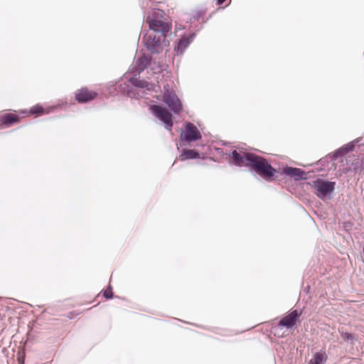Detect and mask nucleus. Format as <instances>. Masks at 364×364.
<instances>
[{
  "label": "nucleus",
  "mask_w": 364,
  "mask_h": 364,
  "mask_svg": "<svg viewBox=\"0 0 364 364\" xmlns=\"http://www.w3.org/2000/svg\"><path fill=\"white\" fill-rule=\"evenodd\" d=\"M150 30L154 33L166 36L171 28V23L168 20L164 11L155 9L146 18Z\"/></svg>",
  "instance_id": "1"
},
{
  "label": "nucleus",
  "mask_w": 364,
  "mask_h": 364,
  "mask_svg": "<svg viewBox=\"0 0 364 364\" xmlns=\"http://www.w3.org/2000/svg\"><path fill=\"white\" fill-rule=\"evenodd\" d=\"M247 160L251 163L250 167H252L264 179L273 181L277 177V170L263 157L255 154L249 156Z\"/></svg>",
  "instance_id": "2"
},
{
  "label": "nucleus",
  "mask_w": 364,
  "mask_h": 364,
  "mask_svg": "<svg viewBox=\"0 0 364 364\" xmlns=\"http://www.w3.org/2000/svg\"><path fill=\"white\" fill-rule=\"evenodd\" d=\"M166 36H161L153 31L147 33L144 36V42L147 50L151 53H158L163 49L161 41Z\"/></svg>",
  "instance_id": "3"
},
{
  "label": "nucleus",
  "mask_w": 364,
  "mask_h": 364,
  "mask_svg": "<svg viewBox=\"0 0 364 364\" xmlns=\"http://www.w3.org/2000/svg\"><path fill=\"white\" fill-rule=\"evenodd\" d=\"M168 87V85L164 87L163 100L174 113H179L182 109V104L176 93Z\"/></svg>",
  "instance_id": "4"
},
{
  "label": "nucleus",
  "mask_w": 364,
  "mask_h": 364,
  "mask_svg": "<svg viewBox=\"0 0 364 364\" xmlns=\"http://www.w3.org/2000/svg\"><path fill=\"white\" fill-rule=\"evenodd\" d=\"M151 111L161 120L166 125V128L171 131L173 127V116L168 110L159 105H152L150 107Z\"/></svg>",
  "instance_id": "5"
},
{
  "label": "nucleus",
  "mask_w": 364,
  "mask_h": 364,
  "mask_svg": "<svg viewBox=\"0 0 364 364\" xmlns=\"http://www.w3.org/2000/svg\"><path fill=\"white\" fill-rule=\"evenodd\" d=\"M313 186L317 196L323 199L328 193L333 191L335 183L318 179L314 182Z\"/></svg>",
  "instance_id": "6"
},
{
  "label": "nucleus",
  "mask_w": 364,
  "mask_h": 364,
  "mask_svg": "<svg viewBox=\"0 0 364 364\" xmlns=\"http://www.w3.org/2000/svg\"><path fill=\"white\" fill-rule=\"evenodd\" d=\"M302 311L298 310H294L290 312L288 315L284 316L279 323L278 326H274L272 328L274 329V334L277 335V331L279 327L284 326L287 328H290L293 327L296 323L297 318L301 315Z\"/></svg>",
  "instance_id": "7"
},
{
  "label": "nucleus",
  "mask_w": 364,
  "mask_h": 364,
  "mask_svg": "<svg viewBox=\"0 0 364 364\" xmlns=\"http://www.w3.org/2000/svg\"><path fill=\"white\" fill-rule=\"evenodd\" d=\"M181 137L185 141L191 142L200 139L202 135L193 124L188 122L185 125L184 131L181 133Z\"/></svg>",
  "instance_id": "8"
},
{
  "label": "nucleus",
  "mask_w": 364,
  "mask_h": 364,
  "mask_svg": "<svg viewBox=\"0 0 364 364\" xmlns=\"http://www.w3.org/2000/svg\"><path fill=\"white\" fill-rule=\"evenodd\" d=\"M97 97V93L87 87H82L75 92V100L79 103H86L95 100Z\"/></svg>",
  "instance_id": "9"
},
{
  "label": "nucleus",
  "mask_w": 364,
  "mask_h": 364,
  "mask_svg": "<svg viewBox=\"0 0 364 364\" xmlns=\"http://www.w3.org/2000/svg\"><path fill=\"white\" fill-rule=\"evenodd\" d=\"M232 163L238 166H250V162L247 160L249 156H255L252 153H239L236 150L232 152Z\"/></svg>",
  "instance_id": "10"
},
{
  "label": "nucleus",
  "mask_w": 364,
  "mask_h": 364,
  "mask_svg": "<svg viewBox=\"0 0 364 364\" xmlns=\"http://www.w3.org/2000/svg\"><path fill=\"white\" fill-rule=\"evenodd\" d=\"M21 118L23 117L19 111L18 113H6L2 114L0 117V122L6 127H10L13 124L19 123Z\"/></svg>",
  "instance_id": "11"
},
{
  "label": "nucleus",
  "mask_w": 364,
  "mask_h": 364,
  "mask_svg": "<svg viewBox=\"0 0 364 364\" xmlns=\"http://www.w3.org/2000/svg\"><path fill=\"white\" fill-rule=\"evenodd\" d=\"M194 36V34H191L188 36L182 37L174 48L175 52L178 55L182 54L192 42Z\"/></svg>",
  "instance_id": "12"
},
{
  "label": "nucleus",
  "mask_w": 364,
  "mask_h": 364,
  "mask_svg": "<svg viewBox=\"0 0 364 364\" xmlns=\"http://www.w3.org/2000/svg\"><path fill=\"white\" fill-rule=\"evenodd\" d=\"M47 113L48 112H46L45 109L39 105L33 106L29 111L20 110V114L22 115V117H28L31 114L42 115Z\"/></svg>",
  "instance_id": "13"
},
{
  "label": "nucleus",
  "mask_w": 364,
  "mask_h": 364,
  "mask_svg": "<svg viewBox=\"0 0 364 364\" xmlns=\"http://www.w3.org/2000/svg\"><path fill=\"white\" fill-rule=\"evenodd\" d=\"M284 173L288 176L294 178L296 180H299L304 177L305 172L298 168L287 167L284 169Z\"/></svg>",
  "instance_id": "14"
},
{
  "label": "nucleus",
  "mask_w": 364,
  "mask_h": 364,
  "mask_svg": "<svg viewBox=\"0 0 364 364\" xmlns=\"http://www.w3.org/2000/svg\"><path fill=\"white\" fill-rule=\"evenodd\" d=\"M131 83L137 87L146 88L148 90H152L154 87V84L149 83L144 80H141L137 77H133L131 80Z\"/></svg>",
  "instance_id": "15"
},
{
  "label": "nucleus",
  "mask_w": 364,
  "mask_h": 364,
  "mask_svg": "<svg viewBox=\"0 0 364 364\" xmlns=\"http://www.w3.org/2000/svg\"><path fill=\"white\" fill-rule=\"evenodd\" d=\"M327 359V356L325 353H316L312 359L310 360L309 364H324Z\"/></svg>",
  "instance_id": "16"
},
{
  "label": "nucleus",
  "mask_w": 364,
  "mask_h": 364,
  "mask_svg": "<svg viewBox=\"0 0 364 364\" xmlns=\"http://www.w3.org/2000/svg\"><path fill=\"white\" fill-rule=\"evenodd\" d=\"M199 156V153L193 149H184L180 157L182 160L196 159Z\"/></svg>",
  "instance_id": "17"
},
{
  "label": "nucleus",
  "mask_w": 364,
  "mask_h": 364,
  "mask_svg": "<svg viewBox=\"0 0 364 364\" xmlns=\"http://www.w3.org/2000/svg\"><path fill=\"white\" fill-rule=\"evenodd\" d=\"M149 64V59L147 57H146V56L141 57L137 60V70L139 72H141V71L144 70L147 67V65Z\"/></svg>",
  "instance_id": "18"
},
{
  "label": "nucleus",
  "mask_w": 364,
  "mask_h": 364,
  "mask_svg": "<svg viewBox=\"0 0 364 364\" xmlns=\"http://www.w3.org/2000/svg\"><path fill=\"white\" fill-rule=\"evenodd\" d=\"M103 296L105 298L109 299L113 297L112 289L110 286H109L104 291Z\"/></svg>",
  "instance_id": "19"
},
{
  "label": "nucleus",
  "mask_w": 364,
  "mask_h": 364,
  "mask_svg": "<svg viewBox=\"0 0 364 364\" xmlns=\"http://www.w3.org/2000/svg\"><path fill=\"white\" fill-rule=\"evenodd\" d=\"M341 336L345 341H352L354 339V336L349 333H343Z\"/></svg>",
  "instance_id": "20"
},
{
  "label": "nucleus",
  "mask_w": 364,
  "mask_h": 364,
  "mask_svg": "<svg viewBox=\"0 0 364 364\" xmlns=\"http://www.w3.org/2000/svg\"><path fill=\"white\" fill-rule=\"evenodd\" d=\"M226 0H218L217 1V4L218 5H221L223 4Z\"/></svg>",
  "instance_id": "21"
}]
</instances>
